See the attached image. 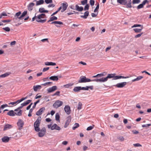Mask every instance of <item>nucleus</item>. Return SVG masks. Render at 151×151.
Returning a JSON list of instances; mask_svg holds the SVG:
<instances>
[{
  "label": "nucleus",
  "instance_id": "f257e3e1",
  "mask_svg": "<svg viewBox=\"0 0 151 151\" xmlns=\"http://www.w3.org/2000/svg\"><path fill=\"white\" fill-rule=\"evenodd\" d=\"M41 120V117H39L37 119L36 121L34 123V127L35 131L37 132H39L40 130L39 127Z\"/></svg>",
  "mask_w": 151,
  "mask_h": 151
},
{
  "label": "nucleus",
  "instance_id": "f03ea898",
  "mask_svg": "<svg viewBox=\"0 0 151 151\" xmlns=\"http://www.w3.org/2000/svg\"><path fill=\"white\" fill-rule=\"evenodd\" d=\"M46 15L45 14H40L39 15L37 16L36 18V21L39 22L43 23L45 22L46 21V19H41L44 18L45 17Z\"/></svg>",
  "mask_w": 151,
  "mask_h": 151
},
{
  "label": "nucleus",
  "instance_id": "7ed1b4c3",
  "mask_svg": "<svg viewBox=\"0 0 151 151\" xmlns=\"http://www.w3.org/2000/svg\"><path fill=\"white\" fill-rule=\"evenodd\" d=\"M63 104V102L62 101L57 100H56L53 104V107L55 109H57L58 107L61 106Z\"/></svg>",
  "mask_w": 151,
  "mask_h": 151
},
{
  "label": "nucleus",
  "instance_id": "20e7f679",
  "mask_svg": "<svg viewBox=\"0 0 151 151\" xmlns=\"http://www.w3.org/2000/svg\"><path fill=\"white\" fill-rule=\"evenodd\" d=\"M90 82H91V79L86 78L85 76L81 77L80 79L78 81V82L79 83H86Z\"/></svg>",
  "mask_w": 151,
  "mask_h": 151
},
{
  "label": "nucleus",
  "instance_id": "39448f33",
  "mask_svg": "<svg viewBox=\"0 0 151 151\" xmlns=\"http://www.w3.org/2000/svg\"><path fill=\"white\" fill-rule=\"evenodd\" d=\"M40 131L38 133V135L40 137H42L44 136L46 132V129L45 127L42 128L41 130H40Z\"/></svg>",
  "mask_w": 151,
  "mask_h": 151
},
{
  "label": "nucleus",
  "instance_id": "423d86ee",
  "mask_svg": "<svg viewBox=\"0 0 151 151\" xmlns=\"http://www.w3.org/2000/svg\"><path fill=\"white\" fill-rule=\"evenodd\" d=\"M24 124L23 121L21 119H19L18 122H17V124L19 127V130L21 129Z\"/></svg>",
  "mask_w": 151,
  "mask_h": 151
},
{
  "label": "nucleus",
  "instance_id": "0eeeda50",
  "mask_svg": "<svg viewBox=\"0 0 151 151\" xmlns=\"http://www.w3.org/2000/svg\"><path fill=\"white\" fill-rule=\"evenodd\" d=\"M27 99V97H26L24 98H22L20 100H18L17 101L14 102H12L9 103L8 104L9 105H14L16 104H19L20 103V102H22L24 100L26 99Z\"/></svg>",
  "mask_w": 151,
  "mask_h": 151
},
{
  "label": "nucleus",
  "instance_id": "6e6552de",
  "mask_svg": "<svg viewBox=\"0 0 151 151\" xmlns=\"http://www.w3.org/2000/svg\"><path fill=\"white\" fill-rule=\"evenodd\" d=\"M51 24H55L57 27H60V26L59 25H63V23L61 21H55L52 22Z\"/></svg>",
  "mask_w": 151,
  "mask_h": 151
},
{
  "label": "nucleus",
  "instance_id": "1a4fd4ad",
  "mask_svg": "<svg viewBox=\"0 0 151 151\" xmlns=\"http://www.w3.org/2000/svg\"><path fill=\"white\" fill-rule=\"evenodd\" d=\"M61 5L62 9L61 10V12H63L66 9L68 6V4L67 2H65L64 3L62 4Z\"/></svg>",
  "mask_w": 151,
  "mask_h": 151
},
{
  "label": "nucleus",
  "instance_id": "9d476101",
  "mask_svg": "<svg viewBox=\"0 0 151 151\" xmlns=\"http://www.w3.org/2000/svg\"><path fill=\"white\" fill-rule=\"evenodd\" d=\"M51 129L52 130H56L58 131H60L61 129V128L56 124H55L52 125V126Z\"/></svg>",
  "mask_w": 151,
  "mask_h": 151
},
{
  "label": "nucleus",
  "instance_id": "9b49d317",
  "mask_svg": "<svg viewBox=\"0 0 151 151\" xmlns=\"http://www.w3.org/2000/svg\"><path fill=\"white\" fill-rule=\"evenodd\" d=\"M65 112L67 114H69L70 113L71 110L70 106L69 105H66L64 108Z\"/></svg>",
  "mask_w": 151,
  "mask_h": 151
},
{
  "label": "nucleus",
  "instance_id": "f8f14e48",
  "mask_svg": "<svg viewBox=\"0 0 151 151\" xmlns=\"http://www.w3.org/2000/svg\"><path fill=\"white\" fill-rule=\"evenodd\" d=\"M71 118L70 116H68L66 119V121L64 125V127L66 128L70 122Z\"/></svg>",
  "mask_w": 151,
  "mask_h": 151
},
{
  "label": "nucleus",
  "instance_id": "ddd939ff",
  "mask_svg": "<svg viewBox=\"0 0 151 151\" xmlns=\"http://www.w3.org/2000/svg\"><path fill=\"white\" fill-rule=\"evenodd\" d=\"M148 1L147 0H144L142 4H140L137 6V8L138 9H139L143 8L144 5L146 3H148Z\"/></svg>",
  "mask_w": 151,
  "mask_h": 151
},
{
  "label": "nucleus",
  "instance_id": "4468645a",
  "mask_svg": "<svg viewBox=\"0 0 151 151\" xmlns=\"http://www.w3.org/2000/svg\"><path fill=\"white\" fill-rule=\"evenodd\" d=\"M57 89V87L56 86H53L52 87L49 88L47 90V92L49 93H51Z\"/></svg>",
  "mask_w": 151,
  "mask_h": 151
},
{
  "label": "nucleus",
  "instance_id": "2eb2a0df",
  "mask_svg": "<svg viewBox=\"0 0 151 151\" xmlns=\"http://www.w3.org/2000/svg\"><path fill=\"white\" fill-rule=\"evenodd\" d=\"M127 84L126 82H123L120 83H118L116 84V86L117 88H121L123 87Z\"/></svg>",
  "mask_w": 151,
  "mask_h": 151
},
{
  "label": "nucleus",
  "instance_id": "dca6fc26",
  "mask_svg": "<svg viewBox=\"0 0 151 151\" xmlns=\"http://www.w3.org/2000/svg\"><path fill=\"white\" fill-rule=\"evenodd\" d=\"M131 76H126L124 77L122 76H114V80H117L118 79H120V78H129Z\"/></svg>",
  "mask_w": 151,
  "mask_h": 151
},
{
  "label": "nucleus",
  "instance_id": "f3484780",
  "mask_svg": "<svg viewBox=\"0 0 151 151\" xmlns=\"http://www.w3.org/2000/svg\"><path fill=\"white\" fill-rule=\"evenodd\" d=\"M45 110V108L44 107H42L40 108L39 111L36 112V114L37 115L39 116L41 115L43 112Z\"/></svg>",
  "mask_w": 151,
  "mask_h": 151
},
{
  "label": "nucleus",
  "instance_id": "a211bd4d",
  "mask_svg": "<svg viewBox=\"0 0 151 151\" xmlns=\"http://www.w3.org/2000/svg\"><path fill=\"white\" fill-rule=\"evenodd\" d=\"M34 5L35 4L33 2L29 3L27 6L28 10L29 11H32L33 9Z\"/></svg>",
  "mask_w": 151,
  "mask_h": 151
},
{
  "label": "nucleus",
  "instance_id": "6ab92c4d",
  "mask_svg": "<svg viewBox=\"0 0 151 151\" xmlns=\"http://www.w3.org/2000/svg\"><path fill=\"white\" fill-rule=\"evenodd\" d=\"M89 88L92 90L93 89V87L92 86H86V87H81V90H88Z\"/></svg>",
  "mask_w": 151,
  "mask_h": 151
},
{
  "label": "nucleus",
  "instance_id": "aec40b11",
  "mask_svg": "<svg viewBox=\"0 0 151 151\" xmlns=\"http://www.w3.org/2000/svg\"><path fill=\"white\" fill-rule=\"evenodd\" d=\"M117 2L122 5H125L127 3V0H117Z\"/></svg>",
  "mask_w": 151,
  "mask_h": 151
},
{
  "label": "nucleus",
  "instance_id": "412c9836",
  "mask_svg": "<svg viewBox=\"0 0 151 151\" xmlns=\"http://www.w3.org/2000/svg\"><path fill=\"white\" fill-rule=\"evenodd\" d=\"M1 140L3 142H7L9 141V138L8 137L4 136L2 138Z\"/></svg>",
  "mask_w": 151,
  "mask_h": 151
},
{
  "label": "nucleus",
  "instance_id": "4be33fe9",
  "mask_svg": "<svg viewBox=\"0 0 151 151\" xmlns=\"http://www.w3.org/2000/svg\"><path fill=\"white\" fill-rule=\"evenodd\" d=\"M42 88V86L41 85H37V86H33V89L34 91H36L38 89L40 90Z\"/></svg>",
  "mask_w": 151,
  "mask_h": 151
},
{
  "label": "nucleus",
  "instance_id": "5701e85b",
  "mask_svg": "<svg viewBox=\"0 0 151 151\" xmlns=\"http://www.w3.org/2000/svg\"><path fill=\"white\" fill-rule=\"evenodd\" d=\"M81 90V86H76L74 87L73 91L74 92H78Z\"/></svg>",
  "mask_w": 151,
  "mask_h": 151
},
{
  "label": "nucleus",
  "instance_id": "b1692460",
  "mask_svg": "<svg viewBox=\"0 0 151 151\" xmlns=\"http://www.w3.org/2000/svg\"><path fill=\"white\" fill-rule=\"evenodd\" d=\"M12 127V126L9 124H7L5 125L4 129V130L5 131L8 129L11 128Z\"/></svg>",
  "mask_w": 151,
  "mask_h": 151
},
{
  "label": "nucleus",
  "instance_id": "393cba45",
  "mask_svg": "<svg viewBox=\"0 0 151 151\" xmlns=\"http://www.w3.org/2000/svg\"><path fill=\"white\" fill-rule=\"evenodd\" d=\"M76 9L79 12H81L83 10V8L82 6L79 7L78 5L76 6Z\"/></svg>",
  "mask_w": 151,
  "mask_h": 151
},
{
  "label": "nucleus",
  "instance_id": "a878e982",
  "mask_svg": "<svg viewBox=\"0 0 151 151\" xmlns=\"http://www.w3.org/2000/svg\"><path fill=\"white\" fill-rule=\"evenodd\" d=\"M58 19V18L55 16H51L49 20L47 21L48 22L53 21L55 20H56Z\"/></svg>",
  "mask_w": 151,
  "mask_h": 151
},
{
  "label": "nucleus",
  "instance_id": "bb28decb",
  "mask_svg": "<svg viewBox=\"0 0 151 151\" xmlns=\"http://www.w3.org/2000/svg\"><path fill=\"white\" fill-rule=\"evenodd\" d=\"M15 116L16 115L17 116H20L22 115V110H17L14 111Z\"/></svg>",
  "mask_w": 151,
  "mask_h": 151
},
{
  "label": "nucleus",
  "instance_id": "cd10ccee",
  "mask_svg": "<svg viewBox=\"0 0 151 151\" xmlns=\"http://www.w3.org/2000/svg\"><path fill=\"white\" fill-rule=\"evenodd\" d=\"M45 64L46 65L54 66L56 65V63L52 62H47L45 63Z\"/></svg>",
  "mask_w": 151,
  "mask_h": 151
},
{
  "label": "nucleus",
  "instance_id": "c85d7f7f",
  "mask_svg": "<svg viewBox=\"0 0 151 151\" xmlns=\"http://www.w3.org/2000/svg\"><path fill=\"white\" fill-rule=\"evenodd\" d=\"M36 1V5L38 6L42 4H43L44 3L43 0H40L39 1L34 0V1Z\"/></svg>",
  "mask_w": 151,
  "mask_h": 151
},
{
  "label": "nucleus",
  "instance_id": "c756f323",
  "mask_svg": "<svg viewBox=\"0 0 151 151\" xmlns=\"http://www.w3.org/2000/svg\"><path fill=\"white\" fill-rule=\"evenodd\" d=\"M115 74H109L106 77L107 80H108V78H113L114 77V76H115Z\"/></svg>",
  "mask_w": 151,
  "mask_h": 151
},
{
  "label": "nucleus",
  "instance_id": "7c9ffc66",
  "mask_svg": "<svg viewBox=\"0 0 151 151\" xmlns=\"http://www.w3.org/2000/svg\"><path fill=\"white\" fill-rule=\"evenodd\" d=\"M21 14V12H18L17 13L14 17V19H19V17L20 16V15Z\"/></svg>",
  "mask_w": 151,
  "mask_h": 151
},
{
  "label": "nucleus",
  "instance_id": "2f4dec72",
  "mask_svg": "<svg viewBox=\"0 0 151 151\" xmlns=\"http://www.w3.org/2000/svg\"><path fill=\"white\" fill-rule=\"evenodd\" d=\"M31 100H28L27 101H26L24 102L22 104H21V105L22 106H24L27 105V104H29L31 102Z\"/></svg>",
  "mask_w": 151,
  "mask_h": 151
},
{
  "label": "nucleus",
  "instance_id": "473e14b6",
  "mask_svg": "<svg viewBox=\"0 0 151 151\" xmlns=\"http://www.w3.org/2000/svg\"><path fill=\"white\" fill-rule=\"evenodd\" d=\"M49 79L53 81H57L58 78L57 76H52L49 78Z\"/></svg>",
  "mask_w": 151,
  "mask_h": 151
},
{
  "label": "nucleus",
  "instance_id": "72a5a7b5",
  "mask_svg": "<svg viewBox=\"0 0 151 151\" xmlns=\"http://www.w3.org/2000/svg\"><path fill=\"white\" fill-rule=\"evenodd\" d=\"M143 78V77L142 76H139L138 77H137L136 78L134 79L133 80H132V82H134L135 81H139V80H140L141 79H142Z\"/></svg>",
  "mask_w": 151,
  "mask_h": 151
},
{
  "label": "nucleus",
  "instance_id": "f704fd0d",
  "mask_svg": "<svg viewBox=\"0 0 151 151\" xmlns=\"http://www.w3.org/2000/svg\"><path fill=\"white\" fill-rule=\"evenodd\" d=\"M27 13V11H24L22 13V14L20 15L19 17V19H22V18L24 17Z\"/></svg>",
  "mask_w": 151,
  "mask_h": 151
},
{
  "label": "nucleus",
  "instance_id": "c9c22d12",
  "mask_svg": "<svg viewBox=\"0 0 151 151\" xmlns=\"http://www.w3.org/2000/svg\"><path fill=\"white\" fill-rule=\"evenodd\" d=\"M7 114L10 116H15L14 112L13 110H11L7 113Z\"/></svg>",
  "mask_w": 151,
  "mask_h": 151
},
{
  "label": "nucleus",
  "instance_id": "e433bc0d",
  "mask_svg": "<svg viewBox=\"0 0 151 151\" xmlns=\"http://www.w3.org/2000/svg\"><path fill=\"white\" fill-rule=\"evenodd\" d=\"M39 12L40 13H48V11L47 10H45L44 8H40L39 9Z\"/></svg>",
  "mask_w": 151,
  "mask_h": 151
},
{
  "label": "nucleus",
  "instance_id": "4c0bfd02",
  "mask_svg": "<svg viewBox=\"0 0 151 151\" xmlns=\"http://www.w3.org/2000/svg\"><path fill=\"white\" fill-rule=\"evenodd\" d=\"M10 74V73H6L4 74L0 75V78H5L6 77Z\"/></svg>",
  "mask_w": 151,
  "mask_h": 151
},
{
  "label": "nucleus",
  "instance_id": "58836bf2",
  "mask_svg": "<svg viewBox=\"0 0 151 151\" xmlns=\"http://www.w3.org/2000/svg\"><path fill=\"white\" fill-rule=\"evenodd\" d=\"M74 84L73 83H69L63 86V87L65 88H69L70 87L73 86Z\"/></svg>",
  "mask_w": 151,
  "mask_h": 151
},
{
  "label": "nucleus",
  "instance_id": "ea45409f",
  "mask_svg": "<svg viewBox=\"0 0 151 151\" xmlns=\"http://www.w3.org/2000/svg\"><path fill=\"white\" fill-rule=\"evenodd\" d=\"M128 3L125 4L127 8H131L132 7L131 3V0H129Z\"/></svg>",
  "mask_w": 151,
  "mask_h": 151
},
{
  "label": "nucleus",
  "instance_id": "a19ab883",
  "mask_svg": "<svg viewBox=\"0 0 151 151\" xmlns=\"http://www.w3.org/2000/svg\"><path fill=\"white\" fill-rule=\"evenodd\" d=\"M142 29H143V27H142V28L141 29L134 28V29H133V30L136 33H139V32H141V31H142Z\"/></svg>",
  "mask_w": 151,
  "mask_h": 151
},
{
  "label": "nucleus",
  "instance_id": "79ce46f5",
  "mask_svg": "<svg viewBox=\"0 0 151 151\" xmlns=\"http://www.w3.org/2000/svg\"><path fill=\"white\" fill-rule=\"evenodd\" d=\"M100 82H105L107 81L106 77L99 78Z\"/></svg>",
  "mask_w": 151,
  "mask_h": 151
},
{
  "label": "nucleus",
  "instance_id": "37998d69",
  "mask_svg": "<svg viewBox=\"0 0 151 151\" xmlns=\"http://www.w3.org/2000/svg\"><path fill=\"white\" fill-rule=\"evenodd\" d=\"M82 104L81 102H79L77 107V109L78 110L81 109L82 108Z\"/></svg>",
  "mask_w": 151,
  "mask_h": 151
},
{
  "label": "nucleus",
  "instance_id": "c03bdc74",
  "mask_svg": "<svg viewBox=\"0 0 151 151\" xmlns=\"http://www.w3.org/2000/svg\"><path fill=\"white\" fill-rule=\"evenodd\" d=\"M94 127V125L90 126L87 128L86 130L87 131L91 130Z\"/></svg>",
  "mask_w": 151,
  "mask_h": 151
},
{
  "label": "nucleus",
  "instance_id": "a18cd8bd",
  "mask_svg": "<svg viewBox=\"0 0 151 151\" xmlns=\"http://www.w3.org/2000/svg\"><path fill=\"white\" fill-rule=\"evenodd\" d=\"M79 126V124L78 123H76L74 124V126L72 128L74 130L76 129Z\"/></svg>",
  "mask_w": 151,
  "mask_h": 151
},
{
  "label": "nucleus",
  "instance_id": "49530a36",
  "mask_svg": "<svg viewBox=\"0 0 151 151\" xmlns=\"http://www.w3.org/2000/svg\"><path fill=\"white\" fill-rule=\"evenodd\" d=\"M99 8V4H98V5L96 6V8L94 11V12H97L98 13V11Z\"/></svg>",
  "mask_w": 151,
  "mask_h": 151
},
{
  "label": "nucleus",
  "instance_id": "de8ad7c7",
  "mask_svg": "<svg viewBox=\"0 0 151 151\" xmlns=\"http://www.w3.org/2000/svg\"><path fill=\"white\" fill-rule=\"evenodd\" d=\"M140 2V0H133L132 3L133 4H138Z\"/></svg>",
  "mask_w": 151,
  "mask_h": 151
},
{
  "label": "nucleus",
  "instance_id": "09e8293b",
  "mask_svg": "<svg viewBox=\"0 0 151 151\" xmlns=\"http://www.w3.org/2000/svg\"><path fill=\"white\" fill-rule=\"evenodd\" d=\"M3 29L6 32H9L10 30V28L8 27L3 28Z\"/></svg>",
  "mask_w": 151,
  "mask_h": 151
},
{
  "label": "nucleus",
  "instance_id": "8fccbe9b",
  "mask_svg": "<svg viewBox=\"0 0 151 151\" xmlns=\"http://www.w3.org/2000/svg\"><path fill=\"white\" fill-rule=\"evenodd\" d=\"M60 116L58 113L56 114L55 115V119L57 121H59Z\"/></svg>",
  "mask_w": 151,
  "mask_h": 151
},
{
  "label": "nucleus",
  "instance_id": "3c124183",
  "mask_svg": "<svg viewBox=\"0 0 151 151\" xmlns=\"http://www.w3.org/2000/svg\"><path fill=\"white\" fill-rule=\"evenodd\" d=\"M143 27V26L140 25V24H135L132 26V28L135 27Z\"/></svg>",
  "mask_w": 151,
  "mask_h": 151
},
{
  "label": "nucleus",
  "instance_id": "603ef678",
  "mask_svg": "<svg viewBox=\"0 0 151 151\" xmlns=\"http://www.w3.org/2000/svg\"><path fill=\"white\" fill-rule=\"evenodd\" d=\"M45 1L47 4L52 3V0H45Z\"/></svg>",
  "mask_w": 151,
  "mask_h": 151
},
{
  "label": "nucleus",
  "instance_id": "864d4df0",
  "mask_svg": "<svg viewBox=\"0 0 151 151\" xmlns=\"http://www.w3.org/2000/svg\"><path fill=\"white\" fill-rule=\"evenodd\" d=\"M60 91H56L55 93H54L52 95V96H55L56 95L58 96H60Z\"/></svg>",
  "mask_w": 151,
  "mask_h": 151
},
{
  "label": "nucleus",
  "instance_id": "5fc2aeb1",
  "mask_svg": "<svg viewBox=\"0 0 151 151\" xmlns=\"http://www.w3.org/2000/svg\"><path fill=\"white\" fill-rule=\"evenodd\" d=\"M81 3L82 5H84L87 3V0H84L83 1H81Z\"/></svg>",
  "mask_w": 151,
  "mask_h": 151
},
{
  "label": "nucleus",
  "instance_id": "6e6d98bb",
  "mask_svg": "<svg viewBox=\"0 0 151 151\" xmlns=\"http://www.w3.org/2000/svg\"><path fill=\"white\" fill-rule=\"evenodd\" d=\"M33 109H31L29 110V113L28 115V116L29 117H30L32 116V112Z\"/></svg>",
  "mask_w": 151,
  "mask_h": 151
},
{
  "label": "nucleus",
  "instance_id": "4d7b16f0",
  "mask_svg": "<svg viewBox=\"0 0 151 151\" xmlns=\"http://www.w3.org/2000/svg\"><path fill=\"white\" fill-rule=\"evenodd\" d=\"M89 6L88 4H86V5L85 6L84 10H88L89 9Z\"/></svg>",
  "mask_w": 151,
  "mask_h": 151
},
{
  "label": "nucleus",
  "instance_id": "13d9d810",
  "mask_svg": "<svg viewBox=\"0 0 151 151\" xmlns=\"http://www.w3.org/2000/svg\"><path fill=\"white\" fill-rule=\"evenodd\" d=\"M39 102H40V100H39L38 101H36V102H35L34 104V106H33L32 107L33 109L34 108H35V106H36V105L37 104L39 103Z\"/></svg>",
  "mask_w": 151,
  "mask_h": 151
},
{
  "label": "nucleus",
  "instance_id": "bf43d9fd",
  "mask_svg": "<svg viewBox=\"0 0 151 151\" xmlns=\"http://www.w3.org/2000/svg\"><path fill=\"white\" fill-rule=\"evenodd\" d=\"M8 105L7 104H3L1 106L0 108H1L3 110L5 107H8Z\"/></svg>",
  "mask_w": 151,
  "mask_h": 151
},
{
  "label": "nucleus",
  "instance_id": "052dcab7",
  "mask_svg": "<svg viewBox=\"0 0 151 151\" xmlns=\"http://www.w3.org/2000/svg\"><path fill=\"white\" fill-rule=\"evenodd\" d=\"M52 82H47L45 83L42 84V85H43L44 86H46L47 85H49V84H52Z\"/></svg>",
  "mask_w": 151,
  "mask_h": 151
},
{
  "label": "nucleus",
  "instance_id": "680f3d73",
  "mask_svg": "<svg viewBox=\"0 0 151 151\" xmlns=\"http://www.w3.org/2000/svg\"><path fill=\"white\" fill-rule=\"evenodd\" d=\"M94 2H95L94 0H90V5L92 6H93L94 5Z\"/></svg>",
  "mask_w": 151,
  "mask_h": 151
},
{
  "label": "nucleus",
  "instance_id": "e2e57ef3",
  "mask_svg": "<svg viewBox=\"0 0 151 151\" xmlns=\"http://www.w3.org/2000/svg\"><path fill=\"white\" fill-rule=\"evenodd\" d=\"M143 34V33H142L141 34H138L135 36V38H137L140 37L141 36V35Z\"/></svg>",
  "mask_w": 151,
  "mask_h": 151
},
{
  "label": "nucleus",
  "instance_id": "0e129e2a",
  "mask_svg": "<svg viewBox=\"0 0 151 151\" xmlns=\"http://www.w3.org/2000/svg\"><path fill=\"white\" fill-rule=\"evenodd\" d=\"M118 139L121 141H124V138L122 136L119 137L118 138Z\"/></svg>",
  "mask_w": 151,
  "mask_h": 151
},
{
  "label": "nucleus",
  "instance_id": "69168bd1",
  "mask_svg": "<svg viewBox=\"0 0 151 151\" xmlns=\"http://www.w3.org/2000/svg\"><path fill=\"white\" fill-rule=\"evenodd\" d=\"M132 133L134 134H137L139 133V132L136 130H133L132 131Z\"/></svg>",
  "mask_w": 151,
  "mask_h": 151
},
{
  "label": "nucleus",
  "instance_id": "338daca9",
  "mask_svg": "<svg viewBox=\"0 0 151 151\" xmlns=\"http://www.w3.org/2000/svg\"><path fill=\"white\" fill-rule=\"evenodd\" d=\"M101 77H103L106 76L107 73L106 72H104L103 73H100Z\"/></svg>",
  "mask_w": 151,
  "mask_h": 151
},
{
  "label": "nucleus",
  "instance_id": "774afa93",
  "mask_svg": "<svg viewBox=\"0 0 151 151\" xmlns=\"http://www.w3.org/2000/svg\"><path fill=\"white\" fill-rule=\"evenodd\" d=\"M55 6V5L54 4H49L48 6V8H50L51 7H54Z\"/></svg>",
  "mask_w": 151,
  "mask_h": 151
}]
</instances>
